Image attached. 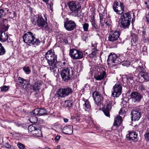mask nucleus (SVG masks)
Masks as SVG:
<instances>
[{
  "label": "nucleus",
  "mask_w": 149,
  "mask_h": 149,
  "mask_svg": "<svg viewBox=\"0 0 149 149\" xmlns=\"http://www.w3.org/2000/svg\"><path fill=\"white\" fill-rule=\"evenodd\" d=\"M92 96L95 104L99 106L102 104L103 97L101 94L97 91H95L92 93Z\"/></svg>",
  "instance_id": "nucleus-12"
},
{
  "label": "nucleus",
  "mask_w": 149,
  "mask_h": 149,
  "mask_svg": "<svg viewBox=\"0 0 149 149\" xmlns=\"http://www.w3.org/2000/svg\"><path fill=\"white\" fill-rule=\"evenodd\" d=\"M60 136H56L55 138V140L56 141H58L60 139Z\"/></svg>",
  "instance_id": "nucleus-54"
},
{
  "label": "nucleus",
  "mask_w": 149,
  "mask_h": 149,
  "mask_svg": "<svg viewBox=\"0 0 149 149\" xmlns=\"http://www.w3.org/2000/svg\"><path fill=\"white\" fill-rule=\"evenodd\" d=\"M1 20V28L3 31L2 32L1 31V41L3 42L8 39V36L4 31H7L9 27L7 19L3 18Z\"/></svg>",
  "instance_id": "nucleus-5"
},
{
  "label": "nucleus",
  "mask_w": 149,
  "mask_h": 149,
  "mask_svg": "<svg viewBox=\"0 0 149 149\" xmlns=\"http://www.w3.org/2000/svg\"><path fill=\"white\" fill-rule=\"evenodd\" d=\"M112 95L113 97H118L121 94L122 87L119 83L116 84L113 87Z\"/></svg>",
  "instance_id": "nucleus-13"
},
{
  "label": "nucleus",
  "mask_w": 149,
  "mask_h": 149,
  "mask_svg": "<svg viewBox=\"0 0 149 149\" xmlns=\"http://www.w3.org/2000/svg\"><path fill=\"white\" fill-rule=\"evenodd\" d=\"M76 24L72 20H67L64 24V26L66 29L68 31L73 30L76 27Z\"/></svg>",
  "instance_id": "nucleus-15"
},
{
  "label": "nucleus",
  "mask_w": 149,
  "mask_h": 149,
  "mask_svg": "<svg viewBox=\"0 0 149 149\" xmlns=\"http://www.w3.org/2000/svg\"><path fill=\"white\" fill-rule=\"evenodd\" d=\"M124 107L121 109L119 112L120 115H122L126 113V109L125 108V106H124Z\"/></svg>",
  "instance_id": "nucleus-40"
},
{
  "label": "nucleus",
  "mask_w": 149,
  "mask_h": 149,
  "mask_svg": "<svg viewBox=\"0 0 149 149\" xmlns=\"http://www.w3.org/2000/svg\"><path fill=\"white\" fill-rule=\"evenodd\" d=\"M2 143H3V145L5 146L6 148H10L11 147V146L8 143H4L3 142Z\"/></svg>",
  "instance_id": "nucleus-49"
},
{
  "label": "nucleus",
  "mask_w": 149,
  "mask_h": 149,
  "mask_svg": "<svg viewBox=\"0 0 149 149\" xmlns=\"http://www.w3.org/2000/svg\"><path fill=\"white\" fill-rule=\"evenodd\" d=\"M43 1L45 2H47L49 1V0H43Z\"/></svg>",
  "instance_id": "nucleus-60"
},
{
  "label": "nucleus",
  "mask_w": 149,
  "mask_h": 149,
  "mask_svg": "<svg viewBox=\"0 0 149 149\" xmlns=\"http://www.w3.org/2000/svg\"><path fill=\"white\" fill-rule=\"evenodd\" d=\"M117 58V56L116 54L111 53L108 56L107 61L109 63H117L118 62Z\"/></svg>",
  "instance_id": "nucleus-19"
},
{
  "label": "nucleus",
  "mask_w": 149,
  "mask_h": 149,
  "mask_svg": "<svg viewBox=\"0 0 149 149\" xmlns=\"http://www.w3.org/2000/svg\"><path fill=\"white\" fill-rule=\"evenodd\" d=\"M143 19L146 22L149 23V14L146 15L144 17Z\"/></svg>",
  "instance_id": "nucleus-45"
},
{
  "label": "nucleus",
  "mask_w": 149,
  "mask_h": 149,
  "mask_svg": "<svg viewBox=\"0 0 149 149\" xmlns=\"http://www.w3.org/2000/svg\"><path fill=\"white\" fill-rule=\"evenodd\" d=\"M41 86V84L40 83H36L34 85L32 86L31 88L34 91H39Z\"/></svg>",
  "instance_id": "nucleus-25"
},
{
  "label": "nucleus",
  "mask_w": 149,
  "mask_h": 149,
  "mask_svg": "<svg viewBox=\"0 0 149 149\" xmlns=\"http://www.w3.org/2000/svg\"><path fill=\"white\" fill-rule=\"evenodd\" d=\"M1 13L2 14L1 15V18L3 17L5 15V13H4L3 10L1 9Z\"/></svg>",
  "instance_id": "nucleus-53"
},
{
  "label": "nucleus",
  "mask_w": 149,
  "mask_h": 149,
  "mask_svg": "<svg viewBox=\"0 0 149 149\" xmlns=\"http://www.w3.org/2000/svg\"><path fill=\"white\" fill-rule=\"evenodd\" d=\"M84 104H83V106H84L86 109H90L91 106L88 101L86 100L84 101Z\"/></svg>",
  "instance_id": "nucleus-30"
},
{
  "label": "nucleus",
  "mask_w": 149,
  "mask_h": 149,
  "mask_svg": "<svg viewBox=\"0 0 149 149\" xmlns=\"http://www.w3.org/2000/svg\"><path fill=\"white\" fill-rule=\"evenodd\" d=\"M120 59L121 60V62H124L125 61L126 58L123 56V55H121L119 56Z\"/></svg>",
  "instance_id": "nucleus-47"
},
{
  "label": "nucleus",
  "mask_w": 149,
  "mask_h": 149,
  "mask_svg": "<svg viewBox=\"0 0 149 149\" xmlns=\"http://www.w3.org/2000/svg\"><path fill=\"white\" fill-rule=\"evenodd\" d=\"M107 105L106 107L103 110V111L106 116L110 117L109 111L112 107V102L109 101L107 102Z\"/></svg>",
  "instance_id": "nucleus-18"
},
{
  "label": "nucleus",
  "mask_w": 149,
  "mask_h": 149,
  "mask_svg": "<svg viewBox=\"0 0 149 149\" xmlns=\"http://www.w3.org/2000/svg\"><path fill=\"white\" fill-rule=\"evenodd\" d=\"M141 65V64L140 63V64L139 65L137 68V70L139 71L140 72L141 71H143V70L145 68L144 65L142 66Z\"/></svg>",
  "instance_id": "nucleus-38"
},
{
  "label": "nucleus",
  "mask_w": 149,
  "mask_h": 149,
  "mask_svg": "<svg viewBox=\"0 0 149 149\" xmlns=\"http://www.w3.org/2000/svg\"><path fill=\"white\" fill-rule=\"evenodd\" d=\"M147 118H148V120L149 121V114H148V116Z\"/></svg>",
  "instance_id": "nucleus-61"
},
{
  "label": "nucleus",
  "mask_w": 149,
  "mask_h": 149,
  "mask_svg": "<svg viewBox=\"0 0 149 149\" xmlns=\"http://www.w3.org/2000/svg\"><path fill=\"white\" fill-rule=\"evenodd\" d=\"M114 10L118 14H121L124 11V5L123 3L115 1L114 2L113 5Z\"/></svg>",
  "instance_id": "nucleus-11"
},
{
  "label": "nucleus",
  "mask_w": 149,
  "mask_h": 149,
  "mask_svg": "<svg viewBox=\"0 0 149 149\" xmlns=\"http://www.w3.org/2000/svg\"><path fill=\"white\" fill-rule=\"evenodd\" d=\"M62 132L64 134H71L73 132V126L70 125L65 126L62 129Z\"/></svg>",
  "instance_id": "nucleus-20"
},
{
  "label": "nucleus",
  "mask_w": 149,
  "mask_h": 149,
  "mask_svg": "<svg viewBox=\"0 0 149 149\" xmlns=\"http://www.w3.org/2000/svg\"><path fill=\"white\" fill-rule=\"evenodd\" d=\"M120 35V33L118 31H111L109 34L108 40L110 42H115L119 38Z\"/></svg>",
  "instance_id": "nucleus-14"
},
{
  "label": "nucleus",
  "mask_w": 149,
  "mask_h": 149,
  "mask_svg": "<svg viewBox=\"0 0 149 149\" xmlns=\"http://www.w3.org/2000/svg\"><path fill=\"white\" fill-rule=\"evenodd\" d=\"M138 134L134 132H131L126 135V137L129 140H134L137 136Z\"/></svg>",
  "instance_id": "nucleus-23"
},
{
  "label": "nucleus",
  "mask_w": 149,
  "mask_h": 149,
  "mask_svg": "<svg viewBox=\"0 0 149 149\" xmlns=\"http://www.w3.org/2000/svg\"><path fill=\"white\" fill-rule=\"evenodd\" d=\"M139 89L142 91H145V86L144 85L142 84L140 85L139 86Z\"/></svg>",
  "instance_id": "nucleus-43"
},
{
  "label": "nucleus",
  "mask_w": 149,
  "mask_h": 149,
  "mask_svg": "<svg viewBox=\"0 0 149 149\" xmlns=\"http://www.w3.org/2000/svg\"><path fill=\"white\" fill-rule=\"evenodd\" d=\"M104 23H100V25L101 26V29L102 30L104 29V28L103 27L104 26Z\"/></svg>",
  "instance_id": "nucleus-55"
},
{
  "label": "nucleus",
  "mask_w": 149,
  "mask_h": 149,
  "mask_svg": "<svg viewBox=\"0 0 149 149\" xmlns=\"http://www.w3.org/2000/svg\"><path fill=\"white\" fill-rule=\"evenodd\" d=\"M45 58L49 66V70L51 71L54 72L57 68L56 63L57 58V56L55 54L54 50L52 49L48 51L45 53Z\"/></svg>",
  "instance_id": "nucleus-1"
},
{
  "label": "nucleus",
  "mask_w": 149,
  "mask_h": 149,
  "mask_svg": "<svg viewBox=\"0 0 149 149\" xmlns=\"http://www.w3.org/2000/svg\"><path fill=\"white\" fill-rule=\"evenodd\" d=\"M74 117H71V119H74Z\"/></svg>",
  "instance_id": "nucleus-62"
},
{
  "label": "nucleus",
  "mask_w": 149,
  "mask_h": 149,
  "mask_svg": "<svg viewBox=\"0 0 149 149\" xmlns=\"http://www.w3.org/2000/svg\"><path fill=\"white\" fill-rule=\"evenodd\" d=\"M123 63L122 64L123 66H128L129 65L130 63L128 61H127V60H125V61H124V62H123Z\"/></svg>",
  "instance_id": "nucleus-46"
},
{
  "label": "nucleus",
  "mask_w": 149,
  "mask_h": 149,
  "mask_svg": "<svg viewBox=\"0 0 149 149\" xmlns=\"http://www.w3.org/2000/svg\"><path fill=\"white\" fill-rule=\"evenodd\" d=\"M63 41L66 44L68 42V40L66 39H64Z\"/></svg>",
  "instance_id": "nucleus-58"
},
{
  "label": "nucleus",
  "mask_w": 149,
  "mask_h": 149,
  "mask_svg": "<svg viewBox=\"0 0 149 149\" xmlns=\"http://www.w3.org/2000/svg\"><path fill=\"white\" fill-rule=\"evenodd\" d=\"M63 121L65 123H67L68 121V119L66 118H64Z\"/></svg>",
  "instance_id": "nucleus-56"
},
{
  "label": "nucleus",
  "mask_w": 149,
  "mask_h": 149,
  "mask_svg": "<svg viewBox=\"0 0 149 149\" xmlns=\"http://www.w3.org/2000/svg\"><path fill=\"white\" fill-rule=\"evenodd\" d=\"M35 35L30 31H28L25 33L22 36L23 41L29 45L30 44L32 45L38 46L40 45L41 42L42 43H45V41H40L38 39L35 38Z\"/></svg>",
  "instance_id": "nucleus-2"
},
{
  "label": "nucleus",
  "mask_w": 149,
  "mask_h": 149,
  "mask_svg": "<svg viewBox=\"0 0 149 149\" xmlns=\"http://www.w3.org/2000/svg\"><path fill=\"white\" fill-rule=\"evenodd\" d=\"M17 146L19 149H25L26 148L25 146L20 143H18Z\"/></svg>",
  "instance_id": "nucleus-37"
},
{
  "label": "nucleus",
  "mask_w": 149,
  "mask_h": 149,
  "mask_svg": "<svg viewBox=\"0 0 149 149\" xmlns=\"http://www.w3.org/2000/svg\"><path fill=\"white\" fill-rule=\"evenodd\" d=\"M106 73L105 71H103L100 75H98L95 78L97 80H101L104 79Z\"/></svg>",
  "instance_id": "nucleus-26"
},
{
  "label": "nucleus",
  "mask_w": 149,
  "mask_h": 149,
  "mask_svg": "<svg viewBox=\"0 0 149 149\" xmlns=\"http://www.w3.org/2000/svg\"><path fill=\"white\" fill-rule=\"evenodd\" d=\"M61 148V146L60 145H58L56 148V149H60Z\"/></svg>",
  "instance_id": "nucleus-57"
},
{
  "label": "nucleus",
  "mask_w": 149,
  "mask_h": 149,
  "mask_svg": "<svg viewBox=\"0 0 149 149\" xmlns=\"http://www.w3.org/2000/svg\"><path fill=\"white\" fill-rule=\"evenodd\" d=\"M97 54L96 51H93L91 54L89 55V56L90 57H93L94 56H95Z\"/></svg>",
  "instance_id": "nucleus-50"
},
{
  "label": "nucleus",
  "mask_w": 149,
  "mask_h": 149,
  "mask_svg": "<svg viewBox=\"0 0 149 149\" xmlns=\"http://www.w3.org/2000/svg\"><path fill=\"white\" fill-rule=\"evenodd\" d=\"M139 78L143 79V80L141 81L143 82L144 81H149V75L148 73L144 71H141L139 73Z\"/></svg>",
  "instance_id": "nucleus-22"
},
{
  "label": "nucleus",
  "mask_w": 149,
  "mask_h": 149,
  "mask_svg": "<svg viewBox=\"0 0 149 149\" xmlns=\"http://www.w3.org/2000/svg\"><path fill=\"white\" fill-rule=\"evenodd\" d=\"M99 16L100 19V23H105V18L104 17L103 14L102 13H99Z\"/></svg>",
  "instance_id": "nucleus-33"
},
{
  "label": "nucleus",
  "mask_w": 149,
  "mask_h": 149,
  "mask_svg": "<svg viewBox=\"0 0 149 149\" xmlns=\"http://www.w3.org/2000/svg\"><path fill=\"white\" fill-rule=\"evenodd\" d=\"M73 103L72 101L68 100L65 101L64 106L65 107H71L72 106Z\"/></svg>",
  "instance_id": "nucleus-28"
},
{
  "label": "nucleus",
  "mask_w": 149,
  "mask_h": 149,
  "mask_svg": "<svg viewBox=\"0 0 149 149\" xmlns=\"http://www.w3.org/2000/svg\"><path fill=\"white\" fill-rule=\"evenodd\" d=\"M23 84H24V85H25L26 84H28L29 81L23 78Z\"/></svg>",
  "instance_id": "nucleus-52"
},
{
  "label": "nucleus",
  "mask_w": 149,
  "mask_h": 149,
  "mask_svg": "<svg viewBox=\"0 0 149 149\" xmlns=\"http://www.w3.org/2000/svg\"><path fill=\"white\" fill-rule=\"evenodd\" d=\"M132 119V120H139L141 117L140 113L136 110H132L131 112Z\"/></svg>",
  "instance_id": "nucleus-21"
},
{
  "label": "nucleus",
  "mask_w": 149,
  "mask_h": 149,
  "mask_svg": "<svg viewBox=\"0 0 149 149\" xmlns=\"http://www.w3.org/2000/svg\"><path fill=\"white\" fill-rule=\"evenodd\" d=\"M134 19L133 18L132 19V22H133V21H134Z\"/></svg>",
  "instance_id": "nucleus-63"
},
{
  "label": "nucleus",
  "mask_w": 149,
  "mask_h": 149,
  "mask_svg": "<svg viewBox=\"0 0 149 149\" xmlns=\"http://www.w3.org/2000/svg\"><path fill=\"white\" fill-rule=\"evenodd\" d=\"M39 109L37 108L35 109L31 113V114H33L34 116L39 115Z\"/></svg>",
  "instance_id": "nucleus-34"
},
{
  "label": "nucleus",
  "mask_w": 149,
  "mask_h": 149,
  "mask_svg": "<svg viewBox=\"0 0 149 149\" xmlns=\"http://www.w3.org/2000/svg\"><path fill=\"white\" fill-rule=\"evenodd\" d=\"M42 149H51L48 147H47L45 148H43Z\"/></svg>",
  "instance_id": "nucleus-59"
},
{
  "label": "nucleus",
  "mask_w": 149,
  "mask_h": 149,
  "mask_svg": "<svg viewBox=\"0 0 149 149\" xmlns=\"http://www.w3.org/2000/svg\"><path fill=\"white\" fill-rule=\"evenodd\" d=\"M23 78L21 77H19L18 78V80L19 81V85L23 84Z\"/></svg>",
  "instance_id": "nucleus-51"
},
{
  "label": "nucleus",
  "mask_w": 149,
  "mask_h": 149,
  "mask_svg": "<svg viewBox=\"0 0 149 149\" xmlns=\"http://www.w3.org/2000/svg\"><path fill=\"white\" fill-rule=\"evenodd\" d=\"M39 116H44L47 114L46 110L44 109H39Z\"/></svg>",
  "instance_id": "nucleus-29"
},
{
  "label": "nucleus",
  "mask_w": 149,
  "mask_h": 149,
  "mask_svg": "<svg viewBox=\"0 0 149 149\" xmlns=\"http://www.w3.org/2000/svg\"><path fill=\"white\" fill-rule=\"evenodd\" d=\"M83 30L85 31H88L89 24L88 23H85L83 25Z\"/></svg>",
  "instance_id": "nucleus-36"
},
{
  "label": "nucleus",
  "mask_w": 149,
  "mask_h": 149,
  "mask_svg": "<svg viewBox=\"0 0 149 149\" xmlns=\"http://www.w3.org/2000/svg\"><path fill=\"white\" fill-rule=\"evenodd\" d=\"M130 96L132 101L134 102H139L142 98L141 95L137 92L132 93Z\"/></svg>",
  "instance_id": "nucleus-16"
},
{
  "label": "nucleus",
  "mask_w": 149,
  "mask_h": 149,
  "mask_svg": "<svg viewBox=\"0 0 149 149\" xmlns=\"http://www.w3.org/2000/svg\"><path fill=\"white\" fill-rule=\"evenodd\" d=\"M142 41L144 43H148L149 42V31L144 29L142 31Z\"/></svg>",
  "instance_id": "nucleus-17"
},
{
  "label": "nucleus",
  "mask_w": 149,
  "mask_h": 149,
  "mask_svg": "<svg viewBox=\"0 0 149 149\" xmlns=\"http://www.w3.org/2000/svg\"><path fill=\"white\" fill-rule=\"evenodd\" d=\"M28 130L29 133L36 137L42 136L41 130L37 125L35 124L30 125L28 127Z\"/></svg>",
  "instance_id": "nucleus-7"
},
{
  "label": "nucleus",
  "mask_w": 149,
  "mask_h": 149,
  "mask_svg": "<svg viewBox=\"0 0 149 149\" xmlns=\"http://www.w3.org/2000/svg\"><path fill=\"white\" fill-rule=\"evenodd\" d=\"M29 120L31 123H36L38 121L37 118L35 116H31Z\"/></svg>",
  "instance_id": "nucleus-32"
},
{
  "label": "nucleus",
  "mask_w": 149,
  "mask_h": 149,
  "mask_svg": "<svg viewBox=\"0 0 149 149\" xmlns=\"http://www.w3.org/2000/svg\"><path fill=\"white\" fill-rule=\"evenodd\" d=\"M68 5L73 16L79 17L81 15V6L79 2L71 1L69 2Z\"/></svg>",
  "instance_id": "nucleus-3"
},
{
  "label": "nucleus",
  "mask_w": 149,
  "mask_h": 149,
  "mask_svg": "<svg viewBox=\"0 0 149 149\" xmlns=\"http://www.w3.org/2000/svg\"><path fill=\"white\" fill-rule=\"evenodd\" d=\"M45 20H44L42 17L41 15H38L37 18V24L38 26L43 29L48 30L49 27L47 22V18H45Z\"/></svg>",
  "instance_id": "nucleus-9"
},
{
  "label": "nucleus",
  "mask_w": 149,
  "mask_h": 149,
  "mask_svg": "<svg viewBox=\"0 0 149 149\" xmlns=\"http://www.w3.org/2000/svg\"><path fill=\"white\" fill-rule=\"evenodd\" d=\"M91 23L92 25L93 28H94L95 29H98V26L97 25L95 21L94 18H92L91 19Z\"/></svg>",
  "instance_id": "nucleus-31"
},
{
  "label": "nucleus",
  "mask_w": 149,
  "mask_h": 149,
  "mask_svg": "<svg viewBox=\"0 0 149 149\" xmlns=\"http://www.w3.org/2000/svg\"><path fill=\"white\" fill-rule=\"evenodd\" d=\"M74 71L72 68H63L61 73L63 80L65 81H68L71 79Z\"/></svg>",
  "instance_id": "nucleus-6"
},
{
  "label": "nucleus",
  "mask_w": 149,
  "mask_h": 149,
  "mask_svg": "<svg viewBox=\"0 0 149 149\" xmlns=\"http://www.w3.org/2000/svg\"><path fill=\"white\" fill-rule=\"evenodd\" d=\"M9 88V87L6 86H3L1 87V90L2 91H7Z\"/></svg>",
  "instance_id": "nucleus-42"
},
{
  "label": "nucleus",
  "mask_w": 149,
  "mask_h": 149,
  "mask_svg": "<svg viewBox=\"0 0 149 149\" xmlns=\"http://www.w3.org/2000/svg\"><path fill=\"white\" fill-rule=\"evenodd\" d=\"M6 52V50L1 43V55L5 54Z\"/></svg>",
  "instance_id": "nucleus-39"
},
{
  "label": "nucleus",
  "mask_w": 149,
  "mask_h": 149,
  "mask_svg": "<svg viewBox=\"0 0 149 149\" xmlns=\"http://www.w3.org/2000/svg\"><path fill=\"white\" fill-rule=\"evenodd\" d=\"M37 17H36L35 19L34 18H32L31 19V21L32 23L34 25H36L37 24Z\"/></svg>",
  "instance_id": "nucleus-48"
},
{
  "label": "nucleus",
  "mask_w": 149,
  "mask_h": 149,
  "mask_svg": "<svg viewBox=\"0 0 149 149\" xmlns=\"http://www.w3.org/2000/svg\"><path fill=\"white\" fill-rule=\"evenodd\" d=\"M137 41V37L134 35V37H133L131 39V42H134V43H136Z\"/></svg>",
  "instance_id": "nucleus-44"
},
{
  "label": "nucleus",
  "mask_w": 149,
  "mask_h": 149,
  "mask_svg": "<svg viewBox=\"0 0 149 149\" xmlns=\"http://www.w3.org/2000/svg\"><path fill=\"white\" fill-rule=\"evenodd\" d=\"M126 78L127 81L129 83H132L133 82V75L131 74H128L126 76Z\"/></svg>",
  "instance_id": "nucleus-27"
},
{
  "label": "nucleus",
  "mask_w": 149,
  "mask_h": 149,
  "mask_svg": "<svg viewBox=\"0 0 149 149\" xmlns=\"http://www.w3.org/2000/svg\"><path fill=\"white\" fill-rule=\"evenodd\" d=\"M23 70L26 74H29L31 72V70L28 66H25L23 68Z\"/></svg>",
  "instance_id": "nucleus-35"
},
{
  "label": "nucleus",
  "mask_w": 149,
  "mask_h": 149,
  "mask_svg": "<svg viewBox=\"0 0 149 149\" xmlns=\"http://www.w3.org/2000/svg\"><path fill=\"white\" fill-rule=\"evenodd\" d=\"M122 122L121 117L120 116H117L116 117L114 120V126H116V127H118Z\"/></svg>",
  "instance_id": "nucleus-24"
},
{
  "label": "nucleus",
  "mask_w": 149,
  "mask_h": 149,
  "mask_svg": "<svg viewBox=\"0 0 149 149\" xmlns=\"http://www.w3.org/2000/svg\"><path fill=\"white\" fill-rule=\"evenodd\" d=\"M69 55L71 58L74 60L79 59L84 57L83 53L81 51L75 49H70Z\"/></svg>",
  "instance_id": "nucleus-8"
},
{
  "label": "nucleus",
  "mask_w": 149,
  "mask_h": 149,
  "mask_svg": "<svg viewBox=\"0 0 149 149\" xmlns=\"http://www.w3.org/2000/svg\"><path fill=\"white\" fill-rule=\"evenodd\" d=\"M72 92V89L67 87L59 89L57 91L56 95L58 97H63L71 94Z\"/></svg>",
  "instance_id": "nucleus-10"
},
{
  "label": "nucleus",
  "mask_w": 149,
  "mask_h": 149,
  "mask_svg": "<svg viewBox=\"0 0 149 149\" xmlns=\"http://www.w3.org/2000/svg\"><path fill=\"white\" fill-rule=\"evenodd\" d=\"M131 18V15L130 13H123L119 19L120 27L124 29L128 28L130 25Z\"/></svg>",
  "instance_id": "nucleus-4"
},
{
  "label": "nucleus",
  "mask_w": 149,
  "mask_h": 149,
  "mask_svg": "<svg viewBox=\"0 0 149 149\" xmlns=\"http://www.w3.org/2000/svg\"><path fill=\"white\" fill-rule=\"evenodd\" d=\"M63 65H65V62H63Z\"/></svg>",
  "instance_id": "nucleus-64"
},
{
  "label": "nucleus",
  "mask_w": 149,
  "mask_h": 149,
  "mask_svg": "<svg viewBox=\"0 0 149 149\" xmlns=\"http://www.w3.org/2000/svg\"><path fill=\"white\" fill-rule=\"evenodd\" d=\"M144 136L146 140L149 141V132H146L144 135Z\"/></svg>",
  "instance_id": "nucleus-41"
}]
</instances>
